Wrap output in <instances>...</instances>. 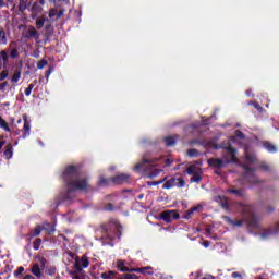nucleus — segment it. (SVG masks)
<instances>
[{
    "mask_svg": "<svg viewBox=\"0 0 279 279\" xmlns=\"http://www.w3.org/2000/svg\"><path fill=\"white\" fill-rule=\"evenodd\" d=\"M36 263L32 265L31 274L37 277L38 279L43 278V269H45L47 265V259L45 257H37Z\"/></svg>",
    "mask_w": 279,
    "mask_h": 279,
    "instance_id": "obj_1",
    "label": "nucleus"
},
{
    "mask_svg": "<svg viewBox=\"0 0 279 279\" xmlns=\"http://www.w3.org/2000/svg\"><path fill=\"white\" fill-rule=\"evenodd\" d=\"M160 217L166 223H171L172 221H175V219H180V214H178L177 210H166L160 214Z\"/></svg>",
    "mask_w": 279,
    "mask_h": 279,
    "instance_id": "obj_2",
    "label": "nucleus"
},
{
    "mask_svg": "<svg viewBox=\"0 0 279 279\" xmlns=\"http://www.w3.org/2000/svg\"><path fill=\"white\" fill-rule=\"evenodd\" d=\"M45 3H40V0L35 1L29 8L31 19H38L39 14H43V7Z\"/></svg>",
    "mask_w": 279,
    "mask_h": 279,
    "instance_id": "obj_3",
    "label": "nucleus"
},
{
    "mask_svg": "<svg viewBox=\"0 0 279 279\" xmlns=\"http://www.w3.org/2000/svg\"><path fill=\"white\" fill-rule=\"evenodd\" d=\"M22 36L24 38H34L35 40H38V38H40V34L38 33V31H36V27L32 25L27 26L24 29Z\"/></svg>",
    "mask_w": 279,
    "mask_h": 279,
    "instance_id": "obj_4",
    "label": "nucleus"
},
{
    "mask_svg": "<svg viewBox=\"0 0 279 279\" xmlns=\"http://www.w3.org/2000/svg\"><path fill=\"white\" fill-rule=\"evenodd\" d=\"M154 162V160L151 159H143L142 162H138L134 166L133 170L134 171H145L147 169V167L145 165H151Z\"/></svg>",
    "mask_w": 279,
    "mask_h": 279,
    "instance_id": "obj_5",
    "label": "nucleus"
},
{
    "mask_svg": "<svg viewBox=\"0 0 279 279\" xmlns=\"http://www.w3.org/2000/svg\"><path fill=\"white\" fill-rule=\"evenodd\" d=\"M90 265V262L88 260V257L83 256L81 259L76 260V269L77 271H81L82 269H86Z\"/></svg>",
    "mask_w": 279,
    "mask_h": 279,
    "instance_id": "obj_6",
    "label": "nucleus"
},
{
    "mask_svg": "<svg viewBox=\"0 0 279 279\" xmlns=\"http://www.w3.org/2000/svg\"><path fill=\"white\" fill-rule=\"evenodd\" d=\"M128 180H130V174L121 173L113 177L112 182L114 184H123L124 182H128Z\"/></svg>",
    "mask_w": 279,
    "mask_h": 279,
    "instance_id": "obj_7",
    "label": "nucleus"
},
{
    "mask_svg": "<svg viewBox=\"0 0 279 279\" xmlns=\"http://www.w3.org/2000/svg\"><path fill=\"white\" fill-rule=\"evenodd\" d=\"M73 187L78 189L80 191H86V189H88V182L84 179L76 180L73 183Z\"/></svg>",
    "mask_w": 279,
    "mask_h": 279,
    "instance_id": "obj_8",
    "label": "nucleus"
},
{
    "mask_svg": "<svg viewBox=\"0 0 279 279\" xmlns=\"http://www.w3.org/2000/svg\"><path fill=\"white\" fill-rule=\"evenodd\" d=\"M131 271H136L137 274H148L149 276H154V268L151 266L133 268L131 269Z\"/></svg>",
    "mask_w": 279,
    "mask_h": 279,
    "instance_id": "obj_9",
    "label": "nucleus"
},
{
    "mask_svg": "<svg viewBox=\"0 0 279 279\" xmlns=\"http://www.w3.org/2000/svg\"><path fill=\"white\" fill-rule=\"evenodd\" d=\"M225 162H236V156L234 155V149L229 147L227 149V156L225 157Z\"/></svg>",
    "mask_w": 279,
    "mask_h": 279,
    "instance_id": "obj_10",
    "label": "nucleus"
},
{
    "mask_svg": "<svg viewBox=\"0 0 279 279\" xmlns=\"http://www.w3.org/2000/svg\"><path fill=\"white\" fill-rule=\"evenodd\" d=\"M187 173L189 175H199L202 173V168H199L198 166H190L187 168Z\"/></svg>",
    "mask_w": 279,
    "mask_h": 279,
    "instance_id": "obj_11",
    "label": "nucleus"
},
{
    "mask_svg": "<svg viewBox=\"0 0 279 279\" xmlns=\"http://www.w3.org/2000/svg\"><path fill=\"white\" fill-rule=\"evenodd\" d=\"M12 156H14V148L12 147V144H8L4 150V158H7V160H10Z\"/></svg>",
    "mask_w": 279,
    "mask_h": 279,
    "instance_id": "obj_12",
    "label": "nucleus"
},
{
    "mask_svg": "<svg viewBox=\"0 0 279 279\" xmlns=\"http://www.w3.org/2000/svg\"><path fill=\"white\" fill-rule=\"evenodd\" d=\"M46 21H47L46 15H41L40 17H36L35 25H36L37 29H43V27H45V22Z\"/></svg>",
    "mask_w": 279,
    "mask_h": 279,
    "instance_id": "obj_13",
    "label": "nucleus"
},
{
    "mask_svg": "<svg viewBox=\"0 0 279 279\" xmlns=\"http://www.w3.org/2000/svg\"><path fill=\"white\" fill-rule=\"evenodd\" d=\"M29 5V0H19V12H21L22 14L25 12V10H27Z\"/></svg>",
    "mask_w": 279,
    "mask_h": 279,
    "instance_id": "obj_14",
    "label": "nucleus"
},
{
    "mask_svg": "<svg viewBox=\"0 0 279 279\" xmlns=\"http://www.w3.org/2000/svg\"><path fill=\"white\" fill-rule=\"evenodd\" d=\"M208 165H209V167H217V169H221V167H223V160H221V159H209Z\"/></svg>",
    "mask_w": 279,
    "mask_h": 279,
    "instance_id": "obj_15",
    "label": "nucleus"
},
{
    "mask_svg": "<svg viewBox=\"0 0 279 279\" xmlns=\"http://www.w3.org/2000/svg\"><path fill=\"white\" fill-rule=\"evenodd\" d=\"M19 80H21V71L15 70L11 77V83L13 84V86H16V84H19Z\"/></svg>",
    "mask_w": 279,
    "mask_h": 279,
    "instance_id": "obj_16",
    "label": "nucleus"
},
{
    "mask_svg": "<svg viewBox=\"0 0 279 279\" xmlns=\"http://www.w3.org/2000/svg\"><path fill=\"white\" fill-rule=\"evenodd\" d=\"M175 182H178V179L175 178H171L170 180L166 179V182L162 185V189H173V186H175Z\"/></svg>",
    "mask_w": 279,
    "mask_h": 279,
    "instance_id": "obj_17",
    "label": "nucleus"
},
{
    "mask_svg": "<svg viewBox=\"0 0 279 279\" xmlns=\"http://www.w3.org/2000/svg\"><path fill=\"white\" fill-rule=\"evenodd\" d=\"M116 276H117V272H114L112 270L101 274L102 279H114Z\"/></svg>",
    "mask_w": 279,
    "mask_h": 279,
    "instance_id": "obj_18",
    "label": "nucleus"
},
{
    "mask_svg": "<svg viewBox=\"0 0 279 279\" xmlns=\"http://www.w3.org/2000/svg\"><path fill=\"white\" fill-rule=\"evenodd\" d=\"M0 45H8V37L5 36V31L0 29Z\"/></svg>",
    "mask_w": 279,
    "mask_h": 279,
    "instance_id": "obj_19",
    "label": "nucleus"
},
{
    "mask_svg": "<svg viewBox=\"0 0 279 279\" xmlns=\"http://www.w3.org/2000/svg\"><path fill=\"white\" fill-rule=\"evenodd\" d=\"M29 130H32V125L29 124V121H24V138L25 136H29Z\"/></svg>",
    "mask_w": 279,
    "mask_h": 279,
    "instance_id": "obj_20",
    "label": "nucleus"
},
{
    "mask_svg": "<svg viewBox=\"0 0 279 279\" xmlns=\"http://www.w3.org/2000/svg\"><path fill=\"white\" fill-rule=\"evenodd\" d=\"M0 128L4 130L5 132H10V126L8 125V122L3 120L2 117H0Z\"/></svg>",
    "mask_w": 279,
    "mask_h": 279,
    "instance_id": "obj_21",
    "label": "nucleus"
},
{
    "mask_svg": "<svg viewBox=\"0 0 279 279\" xmlns=\"http://www.w3.org/2000/svg\"><path fill=\"white\" fill-rule=\"evenodd\" d=\"M123 265H125V262H123V260H118L117 262L118 269H120L121 271H130V268L124 267Z\"/></svg>",
    "mask_w": 279,
    "mask_h": 279,
    "instance_id": "obj_22",
    "label": "nucleus"
},
{
    "mask_svg": "<svg viewBox=\"0 0 279 279\" xmlns=\"http://www.w3.org/2000/svg\"><path fill=\"white\" fill-rule=\"evenodd\" d=\"M40 234V226L35 227L32 231H31V236H38Z\"/></svg>",
    "mask_w": 279,
    "mask_h": 279,
    "instance_id": "obj_23",
    "label": "nucleus"
},
{
    "mask_svg": "<svg viewBox=\"0 0 279 279\" xmlns=\"http://www.w3.org/2000/svg\"><path fill=\"white\" fill-rule=\"evenodd\" d=\"M48 16H49V19H57V16H58V10H56V9H50V10H49V13H48Z\"/></svg>",
    "mask_w": 279,
    "mask_h": 279,
    "instance_id": "obj_24",
    "label": "nucleus"
},
{
    "mask_svg": "<svg viewBox=\"0 0 279 279\" xmlns=\"http://www.w3.org/2000/svg\"><path fill=\"white\" fill-rule=\"evenodd\" d=\"M52 2L57 8H60V5H64V3H69V0H52Z\"/></svg>",
    "mask_w": 279,
    "mask_h": 279,
    "instance_id": "obj_25",
    "label": "nucleus"
},
{
    "mask_svg": "<svg viewBox=\"0 0 279 279\" xmlns=\"http://www.w3.org/2000/svg\"><path fill=\"white\" fill-rule=\"evenodd\" d=\"M34 86H35V84L32 83V84H29L28 87L25 89V95H26V97H29V95H32V90H34Z\"/></svg>",
    "mask_w": 279,
    "mask_h": 279,
    "instance_id": "obj_26",
    "label": "nucleus"
},
{
    "mask_svg": "<svg viewBox=\"0 0 279 279\" xmlns=\"http://www.w3.org/2000/svg\"><path fill=\"white\" fill-rule=\"evenodd\" d=\"M166 145H175V137H166L165 138Z\"/></svg>",
    "mask_w": 279,
    "mask_h": 279,
    "instance_id": "obj_27",
    "label": "nucleus"
},
{
    "mask_svg": "<svg viewBox=\"0 0 279 279\" xmlns=\"http://www.w3.org/2000/svg\"><path fill=\"white\" fill-rule=\"evenodd\" d=\"M187 156H190L191 158H195V156H199V151H197L196 149H190L187 150Z\"/></svg>",
    "mask_w": 279,
    "mask_h": 279,
    "instance_id": "obj_28",
    "label": "nucleus"
},
{
    "mask_svg": "<svg viewBox=\"0 0 279 279\" xmlns=\"http://www.w3.org/2000/svg\"><path fill=\"white\" fill-rule=\"evenodd\" d=\"M46 271L49 276H56V271H57L56 266L48 267Z\"/></svg>",
    "mask_w": 279,
    "mask_h": 279,
    "instance_id": "obj_29",
    "label": "nucleus"
},
{
    "mask_svg": "<svg viewBox=\"0 0 279 279\" xmlns=\"http://www.w3.org/2000/svg\"><path fill=\"white\" fill-rule=\"evenodd\" d=\"M47 64H48L47 60L43 59V60L38 61L37 69H45V66H47Z\"/></svg>",
    "mask_w": 279,
    "mask_h": 279,
    "instance_id": "obj_30",
    "label": "nucleus"
},
{
    "mask_svg": "<svg viewBox=\"0 0 279 279\" xmlns=\"http://www.w3.org/2000/svg\"><path fill=\"white\" fill-rule=\"evenodd\" d=\"M8 75H10V72H8V70L2 71L0 73V82H3V80H5Z\"/></svg>",
    "mask_w": 279,
    "mask_h": 279,
    "instance_id": "obj_31",
    "label": "nucleus"
},
{
    "mask_svg": "<svg viewBox=\"0 0 279 279\" xmlns=\"http://www.w3.org/2000/svg\"><path fill=\"white\" fill-rule=\"evenodd\" d=\"M228 192L232 193L233 195H238V196L243 195V191H241V190L229 189Z\"/></svg>",
    "mask_w": 279,
    "mask_h": 279,
    "instance_id": "obj_32",
    "label": "nucleus"
},
{
    "mask_svg": "<svg viewBox=\"0 0 279 279\" xmlns=\"http://www.w3.org/2000/svg\"><path fill=\"white\" fill-rule=\"evenodd\" d=\"M265 147H266V149H268V151H276V146H274L269 143H266Z\"/></svg>",
    "mask_w": 279,
    "mask_h": 279,
    "instance_id": "obj_33",
    "label": "nucleus"
},
{
    "mask_svg": "<svg viewBox=\"0 0 279 279\" xmlns=\"http://www.w3.org/2000/svg\"><path fill=\"white\" fill-rule=\"evenodd\" d=\"M218 199H220L222 208H228V204L226 202V197L219 196Z\"/></svg>",
    "mask_w": 279,
    "mask_h": 279,
    "instance_id": "obj_34",
    "label": "nucleus"
},
{
    "mask_svg": "<svg viewBox=\"0 0 279 279\" xmlns=\"http://www.w3.org/2000/svg\"><path fill=\"white\" fill-rule=\"evenodd\" d=\"M124 279H138V276L134 274H125Z\"/></svg>",
    "mask_w": 279,
    "mask_h": 279,
    "instance_id": "obj_35",
    "label": "nucleus"
},
{
    "mask_svg": "<svg viewBox=\"0 0 279 279\" xmlns=\"http://www.w3.org/2000/svg\"><path fill=\"white\" fill-rule=\"evenodd\" d=\"M202 180V177L199 174H194V177L191 178V182H199Z\"/></svg>",
    "mask_w": 279,
    "mask_h": 279,
    "instance_id": "obj_36",
    "label": "nucleus"
},
{
    "mask_svg": "<svg viewBox=\"0 0 279 279\" xmlns=\"http://www.w3.org/2000/svg\"><path fill=\"white\" fill-rule=\"evenodd\" d=\"M63 15H64V10L61 9L59 12H57L56 21H58L59 19H62Z\"/></svg>",
    "mask_w": 279,
    "mask_h": 279,
    "instance_id": "obj_37",
    "label": "nucleus"
},
{
    "mask_svg": "<svg viewBox=\"0 0 279 279\" xmlns=\"http://www.w3.org/2000/svg\"><path fill=\"white\" fill-rule=\"evenodd\" d=\"M23 271H25L24 267H19L17 270H15L14 276L21 275Z\"/></svg>",
    "mask_w": 279,
    "mask_h": 279,
    "instance_id": "obj_38",
    "label": "nucleus"
},
{
    "mask_svg": "<svg viewBox=\"0 0 279 279\" xmlns=\"http://www.w3.org/2000/svg\"><path fill=\"white\" fill-rule=\"evenodd\" d=\"M11 58H16V56H19V50H16V49H13V50H11Z\"/></svg>",
    "mask_w": 279,
    "mask_h": 279,
    "instance_id": "obj_39",
    "label": "nucleus"
},
{
    "mask_svg": "<svg viewBox=\"0 0 279 279\" xmlns=\"http://www.w3.org/2000/svg\"><path fill=\"white\" fill-rule=\"evenodd\" d=\"M0 56H1L2 60H4V61L8 60V52H5V51L2 50V51L0 52Z\"/></svg>",
    "mask_w": 279,
    "mask_h": 279,
    "instance_id": "obj_40",
    "label": "nucleus"
},
{
    "mask_svg": "<svg viewBox=\"0 0 279 279\" xmlns=\"http://www.w3.org/2000/svg\"><path fill=\"white\" fill-rule=\"evenodd\" d=\"M268 232H269V234H274L276 232H279V225L277 226V228L270 229Z\"/></svg>",
    "mask_w": 279,
    "mask_h": 279,
    "instance_id": "obj_41",
    "label": "nucleus"
},
{
    "mask_svg": "<svg viewBox=\"0 0 279 279\" xmlns=\"http://www.w3.org/2000/svg\"><path fill=\"white\" fill-rule=\"evenodd\" d=\"M9 5H12V9L14 10L16 8V4H14V0H7Z\"/></svg>",
    "mask_w": 279,
    "mask_h": 279,
    "instance_id": "obj_42",
    "label": "nucleus"
},
{
    "mask_svg": "<svg viewBox=\"0 0 279 279\" xmlns=\"http://www.w3.org/2000/svg\"><path fill=\"white\" fill-rule=\"evenodd\" d=\"M8 86V82H4L2 84H0V90H5V87Z\"/></svg>",
    "mask_w": 279,
    "mask_h": 279,
    "instance_id": "obj_43",
    "label": "nucleus"
},
{
    "mask_svg": "<svg viewBox=\"0 0 279 279\" xmlns=\"http://www.w3.org/2000/svg\"><path fill=\"white\" fill-rule=\"evenodd\" d=\"M38 245H40V240H36L34 243V250H38Z\"/></svg>",
    "mask_w": 279,
    "mask_h": 279,
    "instance_id": "obj_44",
    "label": "nucleus"
},
{
    "mask_svg": "<svg viewBox=\"0 0 279 279\" xmlns=\"http://www.w3.org/2000/svg\"><path fill=\"white\" fill-rule=\"evenodd\" d=\"M202 279H215L213 275H205Z\"/></svg>",
    "mask_w": 279,
    "mask_h": 279,
    "instance_id": "obj_45",
    "label": "nucleus"
},
{
    "mask_svg": "<svg viewBox=\"0 0 279 279\" xmlns=\"http://www.w3.org/2000/svg\"><path fill=\"white\" fill-rule=\"evenodd\" d=\"M232 278H241V274L240 272H232Z\"/></svg>",
    "mask_w": 279,
    "mask_h": 279,
    "instance_id": "obj_46",
    "label": "nucleus"
},
{
    "mask_svg": "<svg viewBox=\"0 0 279 279\" xmlns=\"http://www.w3.org/2000/svg\"><path fill=\"white\" fill-rule=\"evenodd\" d=\"M162 182H167V178H163V179H161L159 181H156V184H162Z\"/></svg>",
    "mask_w": 279,
    "mask_h": 279,
    "instance_id": "obj_47",
    "label": "nucleus"
},
{
    "mask_svg": "<svg viewBox=\"0 0 279 279\" xmlns=\"http://www.w3.org/2000/svg\"><path fill=\"white\" fill-rule=\"evenodd\" d=\"M5 145V141H0V151L3 149V146Z\"/></svg>",
    "mask_w": 279,
    "mask_h": 279,
    "instance_id": "obj_48",
    "label": "nucleus"
},
{
    "mask_svg": "<svg viewBox=\"0 0 279 279\" xmlns=\"http://www.w3.org/2000/svg\"><path fill=\"white\" fill-rule=\"evenodd\" d=\"M179 180V186L182 187L184 186V181L182 179H178Z\"/></svg>",
    "mask_w": 279,
    "mask_h": 279,
    "instance_id": "obj_49",
    "label": "nucleus"
},
{
    "mask_svg": "<svg viewBox=\"0 0 279 279\" xmlns=\"http://www.w3.org/2000/svg\"><path fill=\"white\" fill-rule=\"evenodd\" d=\"M203 206L202 205H197L196 207L193 208V210H202Z\"/></svg>",
    "mask_w": 279,
    "mask_h": 279,
    "instance_id": "obj_50",
    "label": "nucleus"
},
{
    "mask_svg": "<svg viewBox=\"0 0 279 279\" xmlns=\"http://www.w3.org/2000/svg\"><path fill=\"white\" fill-rule=\"evenodd\" d=\"M23 279H36V278H34V276L32 275H26Z\"/></svg>",
    "mask_w": 279,
    "mask_h": 279,
    "instance_id": "obj_51",
    "label": "nucleus"
},
{
    "mask_svg": "<svg viewBox=\"0 0 279 279\" xmlns=\"http://www.w3.org/2000/svg\"><path fill=\"white\" fill-rule=\"evenodd\" d=\"M148 185L149 186H156V185H158V183H156V182H148Z\"/></svg>",
    "mask_w": 279,
    "mask_h": 279,
    "instance_id": "obj_52",
    "label": "nucleus"
},
{
    "mask_svg": "<svg viewBox=\"0 0 279 279\" xmlns=\"http://www.w3.org/2000/svg\"><path fill=\"white\" fill-rule=\"evenodd\" d=\"M71 171H75V168L74 167L68 168V172L71 173Z\"/></svg>",
    "mask_w": 279,
    "mask_h": 279,
    "instance_id": "obj_53",
    "label": "nucleus"
},
{
    "mask_svg": "<svg viewBox=\"0 0 279 279\" xmlns=\"http://www.w3.org/2000/svg\"><path fill=\"white\" fill-rule=\"evenodd\" d=\"M209 245H210V242H208V241L204 242V247H208Z\"/></svg>",
    "mask_w": 279,
    "mask_h": 279,
    "instance_id": "obj_54",
    "label": "nucleus"
},
{
    "mask_svg": "<svg viewBox=\"0 0 279 279\" xmlns=\"http://www.w3.org/2000/svg\"><path fill=\"white\" fill-rule=\"evenodd\" d=\"M5 5L4 0H0V8H3Z\"/></svg>",
    "mask_w": 279,
    "mask_h": 279,
    "instance_id": "obj_55",
    "label": "nucleus"
},
{
    "mask_svg": "<svg viewBox=\"0 0 279 279\" xmlns=\"http://www.w3.org/2000/svg\"><path fill=\"white\" fill-rule=\"evenodd\" d=\"M73 279H80V277H78V276H75V277H73Z\"/></svg>",
    "mask_w": 279,
    "mask_h": 279,
    "instance_id": "obj_56",
    "label": "nucleus"
}]
</instances>
